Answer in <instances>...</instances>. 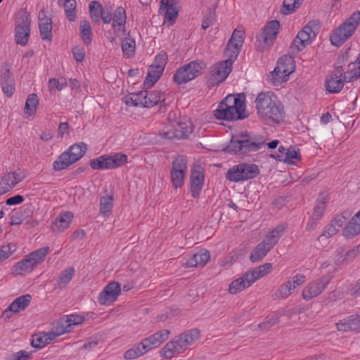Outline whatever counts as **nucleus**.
<instances>
[{"label":"nucleus","mask_w":360,"mask_h":360,"mask_svg":"<svg viewBox=\"0 0 360 360\" xmlns=\"http://www.w3.org/2000/svg\"><path fill=\"white\" fill-rule=\"evenodd\" d=\"M257 115L263 120L279 123L283 119V109L276 96L270 91L259 93L255 100Z\"/></svg>","instance_id":"f257e3e1"},{"label":"nucleus","mask_w":360,"mask_h":360,"mask_svg":"<svg viewBox=\"0 0 360 360\" xmlns=\"http://www.w3.org/2000/svg\"><path fill=\"white\" fill-rule=\"evenodd\" d=\"M218 120H243L247 117L245 114V96L241 95H228L214 111Z\"/></svg>","instance_id":"f03ea898"},{"label":"nucleus","mask_w":360,"mask_h":360,"mask_svg":"<svg viewBox=\"0 0 360 360\" xmlns=\"http://www.w3.org/2000/svg\"><path fill=\"white\" fill-rule=\"evenodd\" d=\"M198 329L188 330L168 342L160 351L162 358L170 359L183 353L200 338Z\"/></svg>","instance_id":"7ed1b4c3"},{"label":"nucleus","mask_w":360,"mask_h":360,"mask_svg":"<svg viewBox=\"0 0 360 360\" xmlns=\"http://www.w3.org/2000/svg\"><path fill=\"white\" fill-rule=\"evenodd\" d=\"M170 335V330L164 329L143 338L140 342H138L131 348L127 350L124 354L126 359H134L140 357L148 352L159 347L165 341H166Z\"/></svg>","instance_id":"20e7f679"},{"label":"nucleus","mask_w":360,"mask_h":360,"mask_svg":"<svg viewBox=\"0 0 360 360\" xmlns=\"http://www.w3.org/2000/svg\"><path fill=\"white\" fill-rule=\"evenodd\" d=\"M265 144V141L261 138L259 139H250L247 134H237L232 137L229 144L224 151L230 154H245L250 152H256L261 149Z\"/></svg>","instance_id":"39448f33"},{"label":"nucleus","mask_w":360,"mask_h":360,"mask_svg":"<svg viewBox=\"0 0 360 360\" xmlns=\"http://www.w3.org/2000/svg\"><path fill=\"white\" fill-rule=\"evenodd\" d=\"M360 22V11H356L341 24L330 37L332 44L339 46L355 32Z\"/></svg>","instance_id":"423d86ee"},{"label":"nucleus","mask_w":360,"mask_h":360,"mask_svg":"<svg viewBox=\"0 0 360 360\" xmlns=\"http://www.w3.org/2000/svg\"><path fill=\"white\" fill-rule=\"evenodd\" d=\"M86 145L84 142L72 145L61 153L53 163V169L62 171L79 160L86 153Z\"/></svg>","instance_id":"0eeeda50"},{"label":"nucleus","mask_w":360,"mask_h":360,"mask_svg":"<svg viewBox=\"0 0 360 360\" xmlns=\"http://www.w3.org/2000/svg\"><path fill=\"white\" fill-rule=\"evenodd\" d=\"M318 30L319 24L316 21L309 22L294 39L290 46L291 52L297 53L306 47L316 37Z\"/></svg>","instance_id":"6e6552de"},{"label":"nucleus","mask_w":360,"mask_h":360,"mask_svg":"<svg viewBox=\"0 0 360 360\" xmlns=\"http://www.w3.org/2000/svg\"><path fill=\"white\" fill-rule=\"evenodd\" d=\"M205 67L202 62L191 61L177 69L173 76V80L177 84H186L200 75Z\"/></svg>","instance_id":"1a4fd4ad"},{"label":"nucleus","mask_w":360,"mask_h":360,"mask_svg":"<svg viewBox=\"0 0 360 360\" xmlns=\"http://www.w3.org/2000/svg\"><path fill=\"white\" fill-rule=\"evenodd\" d=\"M259 173L258 167L255 164L241 163L233 166L226 174L227 180L239 182L253 179Z\"/></svg>","instance_id":"9d476101"},{"label":"nucleus","mask_w":360,"mask_h":360,"mask_svg":"<svg viewBox=\"0 0 360 360\" xmlns=\"http://www.w3.org/2000/svg\"><path fill=\"white\" fill-rule=\"evenodd\" d=\"M127 162V156L123 153H115L103 155L91 160L90 167L93 169H110L122 167Z\"/></svg>","instance_id":"9b49d317"},{"label":"nucleus","mask_w":360,"mask_h":360,"mask_svg":"<svg viewBox=\"0 0 360 360\" xmlns=\"http://www.w3.org/2000/svg\"><path fill=\"white\" fill-rule=\"evenodd\" d=\"M15 40L18 44H27L30 31V17L25 10H20L15 16Z\"/></svg>","instance_id":"f8f14e48"},{"label":"nucleus","mask_w":360,"mask_h":360,"mask_svg":"<svg viewBox=\"0 0 360 360\" xmlns=\"http://www.w3.org/2000/svg\"><path fill=\"white\" fill-rule=\"evenodd\" d=\"M280 23L278 20H272L267 23L263 28L259 36L257 37L256 41V47L258 51H263L269 49L276 39Z\"/></svg>","instance_id":"ddd939ff"},{"label":"nucleus","mask_w":360,"mask_h":360,"mask_svg":"<svg viewBox=\"0 0 360 360\" xmlns=\"http://www.w3.org/2000/svg\"><path fill=\"white\" fill-rule=\"evenodd\" d=\"M187 175V159L184 155H178L172 162L170 177L175 188H181Z\"/></svg>","instance_id":"4468645a"},{"label":"nucleus","mask_w":360,"mask_h":360,"mask_svg":"<svg viewBox=\"0 0 360 360\" xmlns=\"http://www.w3.org/2000/svg\"><path fill=\"white\" fill-rule=\"evenodd\" d=\"M295 70L293 59L290 56H283L281 57L276 67L272 72V77L274 83H282L288 79L290 74Z\"/></svg>","instance_id":"2eb2a0df"},{"label":"nucleus","mask_w":360,"mask_h":360,"mask_svg":"<svg viewBox=\"0 0 360 360\" xmlns=\"http://www.w3.org/2000/svg\"><path fill=\"white\" fill-rule=\"evenodd\" d=\"M232 61L226 60L213 65L210 70L209 83L210 85H218L224 82L231 71Z\"/></svg>","instance_id":"dca6fc26"},{"label":"nucleus","mask_w":360,"mask_h":360,"mask_svg":"<svg viewBox=\"0 0 360 360\" xmlns=\"http://www.w3.org/2000/svg\"><path fill=\"white\" fill-rule=\"evenodd\" d=\"M329 283L330 278L327 276H323L309 283L302 290V298L307 301L319 296L323 292Z\"/></svg>","instance_id":"f3484780"},{"label":"nucleus","mask_w":360,"mask_h":360,"mask_svg":"<svg viewBox=\"0 0 360 360\" xmlns=\"http://www.w3.org/2000/svg\"><path fill=\"white\" fill-rule=\"evenodd\" d=\"M172 127L160 132L161 136L168 139H181L187 138L193 132L192 124L190 122H177Z\"/></svg>","instance_id":"a211bd4d"},{"label":"nucleus","mask_w":360,"mask_h":360,"mask_svg":"<svg viewBox=\"0 0 360 360\" xmlns=\"http://www.w3.org/2000/svg\"><path fill=\"white\" fill-rule=\"evenodd\" d=\"M23 179L20 170L6 172L0 176V195L11 191Z\"/></svg>","instance_id":"6ab92c4d"},{"label":"nucleus","mask_w":360,"mask_h":360,"mask_svg":"<svg viewBox=\"0 0 360 360\" xmlns=\"http://www.w3.org/2000/svg\"><path fill=\"white\" fill-rule=\"evenodd\" d=\"M346 82L345 77L340 68H338L333 71L326 80V90L331 94L339 93L343 88Z\"/></svg>","instance_id":"aec40b11"},{"label":"nucleus","mask_w":360,"mask_h":360,"mask_svg":"<svg viewBox=\"0 0 360 360\" xmlns=\"http://www.w3.org/2000/svg\"><path fill=\"white\" fill-rule=\"evenodd\" d=\"M121 291L118 283L112 281L109 283L98 297V302L103 305H108L115 301Z\"/></svg>","instance_id":"412c9836"},{"label":"nucleus","mask_w":360,"mask_h":360,"mask_svg":"<svg viewBox=\"0 0 360 360\" xmlns=\"http://www.w3.org/2000/svg\"><path fill=\"white\" fill-rule=\"evenodd\" d=\"M210 255L206 250H200L182 259V265L186 268L202 267L210 259Z\"/></svg>","instance_id":"4be33fe9"},{"label":"nucleus","mask_w":360,"mask_h":360,"mask_svg":"<svg viewBox=\"0 0 360 360\" xmlns=\"http://www.w3.org/2000/svg\"><path fill=\"white\" fill-rule=\"evenodd\" d=\"M112 27L115 32L126 34L127 14L126 10L122 6H117L112 15Z\"/></svg>","instance_id":"5701e85b"},{"label":"nucleus","mask_w":360,"mask_h":360,"mask_svg":"<svg viewBox=\"0 0 360 360\" xmlns=\"http://www.w3.org/2000/svg\"><path fill=\"white\" fill-rule=\"evenodd\" d=\"M204 183V174L200 167L193 169L191 173V192L193 198L198 197Z\"/></svg>","instance_id":"b1692460"},{"label":"nucleus","mask_w":360,"mask_h":360,"mask_svg":"<svg viewBox=\"0 0 360 360\" xmlns=\"http://www.w3.org/2000/svg\"><path fill=\"white\" fill-rule=\"evenodd\" d=\"M56 329V331L34 335L31 341L32 346L34 348L40 349L51 343L53 340L60 335L58 332V328Z\"/></svg>","instance_id":"393cba45"},{"label":"nucleus","mask_w":360,"mask_h":360,"mask_svg":"<svg viewBox=\"0 0 360 360\" xmlns=\"http://www.w3.org/2000/svg\"><path fill=\"white\" fill-rule=\"evenodd\" d=\"M39 27L43 40L51 41L52 38V21L47 17L44 10L39 13Z\"/></svg>","instance_id":"a878e982"},{"label":"nucleus","mask_w":360,"mask_h":360,"mask_svg":"<svg viewBox=\"0 0 360 360\" xmlns=\"http://www.w3.org/2000/svg\"><path fill=\"white\" fill-rule=\"evenodd\" d=\"M178 0H168L167 4H162L160 1V10L165 11L164 16V24L167 26L172 25L176 20L178 16L179 11L175 7Z\"/></svg>","instance_id":"bb28decb"},{"label":"nucleus","mask_w":360,"mask_h":360,"mask_svg":"<svg viewBox=\"0 0 360 360\" xmlns=\"http://www.w3.org/2000/svg\"><path fill=\"white\" fill-rule=\"evenodd\" d=\"M73 219V214L71 212H62L51 223V230L55 233H60L67 229Z\"/></svg>","instance_id":"cd10ccee"},{"label":"nucleus","mask_w":360,"mask_h":360,"mask_svg":"<svg viewBox=\"0 0 360 360\" xmlns=\"http://www.w3.org/2000/svg\"><path fill=\"white\" fill-rule=\"evenodd\" d=\"M338 330L347 332L349 330H360V317L359 315H352L336 323Z\"/></svg>","instance_id":"c85d7f7f"},{"label":"nucleus","mask_w":360,"mask_h":360,"mask_svg":"<svg viewBox=\"0 0 360 360\" xmlns=\"http://www.w3.org/2000/svg\"><path fill=\"white\" fill-rule=\"evenodd\" d=\"M32 297L29 294L21 295L16 299L9 305L5 310L4 315L9 317L8 313L9 311L18 313L20 311L25 310L30 304Z\"/></svg>","instance_id":"c756f323"},{"label":"nucleus","mask_w":360,"mask_h":360,"mask_svg":"<svg viewBox=\"0 0 360 360\" xmlns=\"http://www.w3.org/2000/svg\"><path fill=\"white\" fill-rule=\"evenodd\" d=\"M0 82L4 93L8 97H11L15 91V82L8 69L4 68L1 70Z\"/></svg>","instance_id":"7c9ffc66"},{"label":"nucleus","mask_w":360,"mask_h":360,"mask_svg":"<svg viewBox=\"0 0 360 360\" xmlns=\"http://www.w3.org/2000/svg\"><path fill=\"white\" fill-rule=\"evenodd\" d=\"M286 226L285 224H279L274 228L262 240L271 249H272L278 243V240L285 233Z\"/></svg>","instance_id":"2f4dec72"},{"label":"nucleus","mask_w":360,"mask_h":360,"mask_svg":"<svg viewBox=\"0 0 360 360\" xmlns=\"http://www.w3.org/2000/svg\"><path fill=\"white\" fill-rule=\"evenodd\" d=\"M84 317L80 315L72 314L68 316L67 319L62 322L58 327L60 335L70 333L72 330V327L82 323Z\"/></svg>","instance_id":"473e14b6"},{"label":"nucleus","mask_w":360,"mask_h":360,"mask_svg":"<svg viewBox=\"0 0 360 360\" xmlns=\"http://www.w3.org/2000/svg\"><path fill=\"white\" fill-rule=\"evenodd\" d=\"M360 233V210L351 219L343 231V236L350 238Z\"/></svg>","instance_id":"72a5a7b5"},{"label":"nucleus","mask_w":360,"mask_h":360,"mask_svg":"<svg viewBox=\"0 0 360 360\" xmlns=\"http://www.w3.org/2000/svg\"><path fill=\"white\" fill-rule=\"evenodd\" d=\"M243 41L244 32L240 30H235L228 43L227 49L233 52V53L236 56L239 53V50L243 45Z\"/></svg>","instance_id":"f704fd0d"},{"label":"nucleus","mask_w":360,"mask_h":360,"mask_svg":"<svg viewBox=\"0 0 360 360\" xmlns=\"http://www.w3.org/2000/svg\"><path fill=\"white\" fill-rule=\"evenodd\" d=\"M144 108H151L165 101V95L158 90L144 91Z\"/></svg>","instance_id":"c9c22d12"},{"label":"nucleus","mask_w":360,"mask_h":360,"mask_svg":"<svg viewBox=\"0 0 360 360\" xmlns=\"http://www.w3.org/2000/svg\"><path fill=\"white\" fill-rule=\"evenodd\" d=\"M35 267L30 258L27 255L13 266L12 274L15 276L27 274L31 272Z\"/></svg>","instance_id":"e433bc0d"},{"label":"nucleus","mask_w":360,"mask_h":360,"mask_svg":"<svg viewBox=\"0 0 360 360\" xmlns=\"http://www.w3.org/2000/svg\"><path fill=\"white\" fill-rule=\"evenodd\" d=\"M328 200V195L326 193H321L317 198L316 203L314 207L313 213L311 217L314 219H321L325 209L326 207V203Z\"/></svg>","instance_id":"4c0bfd02"},{"label":"nucleus","mask_w":360,"mask_h":360,"mask_svg":"<svg viewBox=\"0 0 360 360\" xmlns=\"http://www.w3.org/2000/svg\"><path fill=\"white\" fill-rule=\"evenodd\" d=\"M271 157L290 164H292L296 160H300L299 149H296L295 148L288 149L284 155H271Z\"/></svg>","instance_id":"58836bf2"},{"label":"nucleus","mask_w":360,"mask_h":360,"mask_svg":"<svg viewBox=\"0 0 360 360\" xmlns=\"http://www.w3.org/2000/svg\"><path fill=\"white\" fill-rule=\"evenodd\" d=\"M271 249L264 242H260L252 251L250 259L257 262L262 259Z\"/></svg>","instance_id":"ea45409f"},{"label":"nucleus","mask_w":360,"mask_h":360,"mask_svg":"<svg viewBox=\"0 0 360 360\" xmlns=\"http://www.w3.org/2000/svg\"><path fill=\"white\" fill-rule=\"evenodd\" d=\"M144 91L138 93H131L125 96L124 101L128 106H141L144 108Z\"/></svg>","instance_id":"a19ab883"},{"label":"nucleus","mask_w":360,"mask_h":360,"mask_svg":"<svg viewBox=\"0 0 360 360\" xmlns=\"http://www.w3.org/2000/svg\"><path fill=\"white\" fill-rule=\"evenodd\" d=\"M162 69H158L153 65L150 66L147 77L143 82V85L146 88H150L159 79L162 74Z\"/></svg>","instance_id":"79ce46f5"},{"label":"nucleus","mask_w":360,"mask_h":360,"mask_svg":"<svg viewBox=\"0 0 360 360\" xmlns=\"http://www.w3.org/2000/svg\"><path fill=\"white\" fill-rule=\"evenodd\" d=\"M58 4L63 6L65 12L69 20L74 21L76 18V1L75 0H58Z\"/></svg>","instance_id":"37998d69"},{"label":"nucleus","mask_w":360,"mask_h":360,"mask_svg":"<svg viewBox=\"0 0 360 360\" xmlns=\"http://www.w3.org/2000/svg\"><path fill=\"white\" fill-rule=\"evenodd\" d=\"M75 271L73 267H69L64 269L57 279V288L63 289L66 287L68 283L72 280L75 275Z\"/></svg>","instance_id":"c03bdc74"},{"label":"nucleus","mask_w":360,"mask_h":360,"mask_svg":"<svg viewBox=\"0 0 360 360\" xmlns=\"http://www.w3.org/2000/svg\"><path fill=\"white\" fill-rule=\"evenodd\" d=\"M250 286V285L247 283V279L244 274L243 277L235 279L230 283L229 292L231 294H236Z\"/></svg>","instance_id":"a18cd8bd"},{"label":"nucleus","mask_w":360,"mask_h":360,"mask_svg":"<svg viewBox=\"0 0 360 360\" xmlns=\"http://www.w3.org/2000/svg\"><path fill=\"white\" fill-rule=\"evenodd\" d=\"M49 252V248L44 247L32 252L27 255L30 258L32 263L35 265V266H37L43 262Z\"/></svg>","instance_id":"49530a36"},{"label":"nucleus","mask_w":360,"mask_h":360,"mask_svg":"<svg viewBox=\"0 0 360 360\" xmlns=\"http://www.w3.org/2000/svg\"><path fill=\"white\" fill-rule=\"evenodd\" d=\"M38 104L39 100L37 94H32L29 95L25 102V113L27 115H34L37 111Z\"/></svg>","instance_id":"de8ad7c7"},{"label":"nucleus","mask_w":360,"mask_h":360,"mask_svg":"<svg viewBox=\"0 0 360 360\" xmlns=\"http://www.w3.org/2000/svg\"><path fill=\"white\" fill-rule=\"evenodd\" d=\"M292 292L293 290L291 288L290 283H288V281H286L278 288L276 292L273 295V298L274 300L286 299L292 293Z\"/></svg>","instance_id":"09e8293b"},{"label":"nucleus","mask_w":360,"mask_h":360,"mask_svg":"<svg viewBox=\"0 0 360 360\" xmlns=\"http://www.w3.org/2000/svg\"><path fill=\"white\" fill-rule=\"evenodd\" d=\"M81 38L86 44L91 42L92 32L89 22L82 20L80 22Z\"/></svg>","instance_id":"8fccbe9b"},{"label":"nucleus","mask_w":360,"mask_h":360,"mask_svg":"<svg viewBox=\"0 0 360 360\" xmlns=\"http://www.w3.org/2000/svg\"><path fill=\"white\" fill-rule=\"evenodd\" d=\"M304 0H284L282 13L288 15L294 13L300 7Z\"/></svg>","instance_id":"3c124183"},{"label":"nucleus","mask_w":360,"mask_h":360,"mask_svg":"<svg viewBox=\"0 0 360 360\" xmlns=\"http://www.w3.org/2000/svg\"><path fill=\"white\" fill-rule=\"evenodd\" d=\"M136 49V42L134 39L129 37H124L122 41V49L123 53L127 56H131L134 53Z\"/></svg>","instance_id":"603ef678"},{"label":"nucleus","mask_w":360,"mask_h":360,"mask_svg":"<svg viewBox=\"0 0 360 360\" xmlns=\"http://www.w3.org/2000/svg\"><path fill=\"white\" fill-rule=\"evenodd\" d=\"M346 82H349L356 80L360 77V69L358 68V64L350 63L348 65L347 72L343 74Z\"/></svg>","instance_id":"864d4df0"},{"label":"nucleus","mask_w":360,"mask_h":360,"mask_svg":"<svg viewBox=\"0 0 360 360\" xmlns=\"http://www.w3.org/2000/svg\"><path fill=\"white\" fill-rule=\"evenodd\" d=\"M102 6L98 1H93L89 4V13L93 22H100V15Z\"/></svg>","instance_id":"5fc2aeb1"},{"label":"nucleus","mask_w":360,"mask_h":360,"mask_svg":"<svg viewBox=\"0 0 360 360\" xmlns=\"http://www.w3.org/2000/svg\"><path fill=\"white\" fill-rule=\"evenodd\" d=\"M16 245L13 243H7L0 247V262L6 260L16 251Z\"/></svg>","instance_id":"6e6d98bb"},{"label":"nucleus","mask_w":360,"mask_h":360,"mask_svg":"<svg viewBox=\"0 0 360 360\" xmlns=\"http://www.w3.org/2000/svg\"><path fill=\"white\" fill-rule=\"evenodd\" d=\"M113 198L111 195L103 196L100 200V213L105 215L112 207Z\"/></svg>","instance_id":"4d7b16f0"},{"label":"nucleus","mask_w":360,"mask_h":360,"mask_svg":"<svg viewBox=\"0 0 360 360\" xmlns=\"http://www.w3.org/2000/svg\"><path fill=\"white\" fill-rule=\"evenodd\" d=\"M280 315L277 313H274L271 316H269L266 319L265 321L258 324V327L261 329H267L269 328L279 321Z\"/></svg>","instance_id":"13d9d810"},{"label":"nucleus","mask_w":360,"mask_h":360,"mask_svg":"<svg viewBox=\"0 0 360 360\" xmlns=\"http://www.w3.org/2000/svg\"><path fill=\"white\" fill-rule=\"evenodd\" d=\"M306 281V277L302 274H297L296 275L290 277L287 281L288 283H290L291 288L294 290L297 288L301 286Z\"/></svg>","instance_id":"bf43d9fd"},{"label":"nucleus","mask_w":360,"mask_h":360,"mask_svg":"<svg viewBox=\"0 0 360 360\" xmlns=\"http://www.w3.org/2000/svg\"><path fill=\"white\" fill-rule=\"evenodd\" d=\"M167 62V55L165 51H161L158 55L156 56L153 61V65L158 67V69H162L164 70L165 67Z\"/></svg>","instance_id":"052dcab7"},{"label":"nucleus","mask_w":360,"mask_h":360,"mask_svg":"<svg viewBox=\"0 0 360 360\" xmlns=\"http://www.w3.org/2000/svg\"><path fill=\"white\" fill-rule=\"evenodd\" d=\"M360 253V244L354 248L347 251L345 255V258L340 263L348 264L352 262Z\"/></svg>","instance_id":"680f3d73"},{"label":"nucleus","mask_w":360,"mask_h":360,"mask_svg":"<svg viewBox=\"0 0 360 360\" xmlns=\"http://www.w3.org/2000/svg\"><path fill=\"white\" fill-rule=\"evenodd\" d=\"M245 279H247V283L250 285L255 283L257 280L262 278L260 275L259 271L257 267L249 271L245 274Z\"/></svg>","instance_id":"e2e57ef3"},{"label":"nucleus","mask_w":360,"mask_h":360,"mask_svg":"<svg viewBox=\"0 0 360 360\" xmlns=\"http://www.w3.org/2000/svg\"><path fill=\"white\" fill-rule=\"evenodd\" d=\"M67 84L65 79H61L60 81L56 79H50L49 81V88L50 91L53 89L62 90Z\"/></svg>","instance_id":"0e129e2a"},{"label":"nucleus","mask_w":360,"mask_h":360,"mask_svg":"<svg viewBox=\"0 0 360 360\" xmlns=\"http://www.w3.org/2000/svg\"><path fill=\"white\" fill-rule=\"evenodd\" d=\"M112 13L110 7H102L100 15V20H102L104 24H110L112 20Z\"/></svg>","instance_id":"69168bd1"},{"label":"nucleus","mask_w":360,"mask_h":360,"mask_svg":"<svg viewBox=\"0 0 360 360\" xmlns=\"http://www.w3.org/2000/svg\"><path fill=\"white\" fill-rule=\"evenodd\" d=\"M72 53L74 58L77 62H82L84 60L85 57L84 49L80 46H75L72 49Z\"/></svg>","instance_id":"338daca9"},{"label":"nucleus","mask_w":360,"mask_h":360,"mask_svg":"<svg viewBox=\"0 0 360 360\" xmlns=\"http://www.w3.org/2000/svg\"><path fill=\"white\" fill-rule=\"evenodd\" d=\"M339 229L336 228V226L330 221V223L327 225L324 229V231L321 236H326V238H330L334 235H335Z\"/></svg>","instance_id":"774afa93"}]
</instances>
